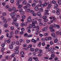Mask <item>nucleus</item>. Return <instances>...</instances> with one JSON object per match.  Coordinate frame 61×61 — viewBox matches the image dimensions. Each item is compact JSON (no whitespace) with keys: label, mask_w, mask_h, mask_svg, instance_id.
<instances>
[{"label":"nucleus","mask_w":61,"mask_h":61,"mask_svg":"<svg viewBox=\"0 0 61 61\" xmlns=\"http://www.w3.org/2000/svg\"><path fill=\"white\" fill-rule=\"evenodd\" d=\"M15 56V53H13L10 56L12 57H14Z\"/></svg>","instance_id":"obj_19"},{"label":"nucleus","mask_w":61,"mask_h":61,"mask_svg":"<svg viewBox=\"0 0 61 61\" xmlns=\"http://www.w3.org/2000/svg\"><path fill=\"white\" fill-rule=\"evenodd\" d=\"M51 57H52L53 58H54L55 56H55V54H53L52 55H51Z\"/></svg>","instance_id":"obj_9"},{"label":"nucleus","mask_w":61,"mask_h":61,"mask_svg":"<svg viewBox=\"0 0 61 61\" xmlns=\"http://www.w3.org/2000/svg\"><path fill=\"white\" fill-rule=\"evenodd\" d=\"M36 13L34 12L33 13V14L32 15L34 16H35L36 15Z\"/></svg>","instance_id":"obj_33"},{"label":"nucleus","mask_w":61,"mask_h":61,"mask_svg":"<svg viewBox=\"0 0 61 61\" xmlns=\"http://www.w3.org/2000/svg\"><path fill=\"white\" fill-rule=\"evenodd\" d=\"M10 42H11V41L10 39H8L7 41V43L8 44H9L10 43Z\"/></svg>","instance_id":"obj_21"},{"label":"nucleus","mask_w":61,"mask_h":61,"mask_svg":"<svg viewBox=\"0 0 61 61\" xmlns=\"http://www.w3.org/2000/svg\"><path fill=\"white\" fill-rule=\"evenodd\" d=\"M41 42H39V43L38 44V46L39 47V46H41Z\"/></svg>","instance_id":"obj_35"},{"label":"nucleus","mask_w":61,"mask_h":61,"mask_svg":"<svg viewBox=\"0 0 61 61\" xmlns=\"http://www.w3.org/2000/svg\"><path fill=\"white\" fill-rule=\"evenodd\" d=\"M30 41H30L29 40H27L26 41V43H29L30 42Z\"/></svg>","instance_id":"obj_62"},{"label":"nucleus","mask_w":61,"mask_h":61,"mask_svg":"<svg viewBox=\"0 0 61 61\" xmlns=\"http://www.w3.org/2000/svg\"><path fill=\"white\" fill-rule=\"evenodd\" d=\"M34 2H35L36 3H38V0H34Z\"/></svg>","instance_id":"obj_50"},{"label":"nucleus","mask_w":61,"mask_h":61,"mask_svg":"<svg viewBox=\"0 0 61 61\" xmlns=\"http://www.w3.org/2000/svg\"><path fill=\"white\" fill-rule=\"evenodd\" d=\"M26 5V6H27L28 7H30V6H31V5L28 3H27Z\"/></svg>","instance_id":"obj_18"},{"label":"nucleus","mask_w":61,"mask_h":61,"mask_svg":"<svg viewBox=\"0 0 61 61\" xmlns=\"http://www.w3.org/2000/svg\"><path fill=\"white\" fill-rule=\"evenodd\" d=\"M27 29L28 30V33H30L31 32V30H30V28L28 27L27 28Z\"/></svg>","instance_id":"obj_3"},{"label":"nucleus","mask_w":61,"mask_h":61,"mask_svg":"<svg viewBox=\"0 0 61 61\" xmlns=\"http://www.w3.org/2000/svg\"><path fill=\"white\" fill-rule=\"evenodd\" d=\"M35 9L36 11H38L39 9H38V7L37 6H36L35 8Z\"/></svg>","instance_id":"obj_7"},{"label":"nucleus","mask_w":61,"mask_h":61,"mask_svg":"<svg viewBox=\"0 0 61 61\" xmlns=\"http://www.w3.org/2000/svg\"><path fill=\"white\" fill-rule=\"evenodd\" d=\"M27 20L28 22H33V21H34V19H31L30 18H28L27 19Z\"/></svg>","instance_id":"obj_1"},{"label":"nucleus","mask_w":61,"mask_h":61,"mask_svg":"<svg viewBox=\"0 0 61 61\" xmlns=\"http://www.w3.org/2000/svg\"><path fill=\"white\" fill-rule=\"evenodd\" d=\"M52 3L54 4H56V1L54 0H53L52 1Z\"/></svg>","instance_id":"obj_31"},{"label":"nucleus","mask_w":61,"mask_h":61,"mask_svg":"<svg viewBox=\"0 0 61 61\" xmlns=\"http://www.w3.org/2000/svg\"><path fill=\"white\" fill-rule=\"evenodd\" d=\"M9 48L10 49H12L13 48V46L12 44H10L9 46Z\"/></svg>","instance_id":"obj_6"},{"label":"nucleus","mask_w":61,"mask_h":61,"mask_svg":"<svg viewBox=\"0 0 61 61\" xmlns=\"http://www.w3.org/2000/svg\"><path fill=\"white\" fill-rule=\"evenodd\" d=\"M23 8H24V9H27V7L26 6H24L23 7Z\"/></svg>","instance_id":"obj_46"},{"label":"nucleus","mask_w":61,"mask_h":61,"mask_svg":"<svg viewBox=\"0 0 61 61\" xmlns=\"http://www.w3.org/2000/svg\"><path fill=\"white\" fill-rule=\"evenodd\" d=\"M50 44L51 45H53V42L52 41H51Z\"/></svg>","instance_id":"obj_54"},{"label":"nucleus","mask_w":61,"mask_h":61,"mask_svg":"<svg viewBox=\"0 0 61 61\" xmlns=\"http://www.w3.org/2000/svg\"><path fill=\"white\" fill-rule=\"evenodd\" d=\"M22 4L23 5L27 4V2L25 0H24L22 2Z\"/></svg>","instance_id":"obj_4"},{"label":"nucleus","mask_w":61,"mask_h":61,"mask_svg":"<svg viewBox=\"0 0 61 61\" xmlns=\"http://www.w3.org/2000/svg\"><path fill=\"white\" fill-rule=\"evenodd\" d=\"M56 15H59L60 14V12L59 11H57L56 12Z\"/></svg>","instance_id":"obj_11"},{"label":"nucleus","mask_w":61,"mask_h":61,"mask_svg":"<svg viewBox=\"0 0 61 61\" xmlns=\"http://www.w3.org/2000/svg\"><path fill=\"white\" fill-rule=\"evenodd\" d=\"M52 39V37H48V40H51Z\"/></svg>","instance_id":"obj_44"},{"label":"nucleus","mask_w":61,"mask_h":61,"mask_svg":"<svg viewBox=\"0 0 61 61\" xmlns=\"http://www.w3.org/2000/svg\"><path fill=\"white\" fill-rule=\"evenodd\" d=\"M45 15H49V13H45Z\"/></svg>","instance_id":"obj_57"},{"label":"nucleus","mask_w":61,"mask_h":61,"mask_svg":"<svg viewBox=\"0 0 61 61\" xmlns=\"http://www.w3.org/2000/svg\"><path fill=\"white\" fill-rule=\"evenodd\" d=\"M4 27H7V24H6L4 25Z\"/></svg>","instance_id":"obj_41"},{"label":"nucleus","mask_w":61,"mask_h":61,"mask_svg":"<svg viewBox=\"0 0 61 61\" xmlns=\"http://www.w3.org/2000/svg\"><path fill=\"white\" fill-rule=\"evenodd\" d=\"M36 14L37 15H38V16H40L41 15V14L40 12H38Z\"/></svg>","instance_id":"obj_10"},{"label":"nucleus","mask_w":61,"mask_h":61,"mask_svg":"<svg viewBox=\"0 0 61 61\" xmlns=\"http://www.w3.org/2000/svg\"><path fill=\"white\" fill-rule=\"evenodd\" d=\"M20 13L21 15H23L24 14L25 12L24 11H22L21 12H20Z\"/></svg>","instance_id":"obj_32"},{"label":"nucleus","mask_w":61,"mask_h":61,"mask_svg":"<svg viewBox=\"0 0 61 61\" xmlns=\"http://www.w3.org/2000/svg\"><path fill=\"white\" fill-rule=\"evenodd\" d=\"M16 9L15 8V7H13L12 9V10H13V11H15Z\"/></svg>","instance_id":"obj_45"},{"label":"nucleus","mask_w":61,"mask_h":61,"mask_svg":"<svg viewBox=\"0 0 61 61\" xmlns=\"http://www.w3.org/2000/svg\"><path fill=\"white\" fill-rule=\"evenodd\" d=\"M30 9H27L26 10V12L27 13L29 12H30Z\"/></svg>","instance_id":"obj_28"},{"label":"nucleus","mask_w":61,"mask_h":61,"mask_svg":"<svg viewBox=\"0 0 61 61\" xmlns=\"http://www.w3.org/2000/svg\"><path fill=\"white\" fill-rule=\"evenodd\" d=\"M19 33V31L18 30H16L15 32V34H18Z\"/></svg>","instance_id":"obj_25"},{"label":"nucleus","mask_w":61,"mask_h":61,"mask_svg":"<svg viewBox=\"0 0 61 61\" xmlns=\"http://www.w3.org/2000/svg\"><path fill=\"white\" fill-rule=\"evenodd\" d=\"M50 32H54L55 31V29H50Z\"/></svg>","instance_id":"obj_23"},{"label":"nucleus","mask_w":61,"mask_h":61,"mask_svg":"<svg viewBox=\"0 0 61 61\" xmlns=\"http://www.w3.org/2000/svg\"><path fill=\"white\" fill-rule=\"evenodd\" d=\"M10 15L11 16L14 17V16H15V13L14 12H12L11 13Z\"/></svg>","instance_id":"obj_5"},{"label":"nucleus","mask_w":61,"mask_h":61,"mask_svg":"<svg viewBox=\"0 0 61 61\" xmlns=\"http://www.w3.org/2000/svg\"><path fill=\"white\" fill-rule=\"evenodd\" d=\"M39 27V26L37 25V26H36L35 25L33 26L32 27H33V28H37Z\"/></svg>","instance_id":"obj_8"},{"label":"nucleus","mask_w":61,"mask_h":61,"mask_svg":"<svg viewBox=\"0 0 61 61\" xmlns=\"http://www.w3.org/2000/svg\"><path fill=\"white\" fill-rule=\"evenodd\" d=\"M36 5V3H33L32 4V6L33 7H34V6Z\"/></svg>","instance_id":"obj_26"},{"label":"nucleus","mask_w":61,"mask_h":61,"mask_svg":"<svg viewBox=\"0 0 61 61\" xmlns=\"http://www.w3.org/2000/svg\"><path fill=\"white\" fill-rule=\"evenodd\" d=\"M19 49V47H16L14 48L15 50H17V49Z\"/></svg>","instance_id":"obj_43"},{"label":"nucleus","mask_w":61,"mask_h":61,"mask_svg":"<svg viewBox=\"0 0 61 61\" xmlns=\"http://www.w3.org/2000/svg\"><path fill=\"white\" fill-rule=\"evenodd\" d=\"M52 36H55V34L54 33H52L51 34Z\"/></svg>","instance_id":"obj_60"},{"label":"nucleus","mask_w":61,"mask_h":61,"mask_svg":"<svg viewBox=\"0 0 61 61\" xmlns=\"http://www.w3.org/2000/svg\"><path fill=\"white\" fill-rule=\"evenodd\" d=\"M53 28V25H51L50 27V29H52Z\"/></svg>","instance_id":"obj_15"},{"label":"nucleus","mask_w":61,"mask_h":61,"mask_svg":"<svg viewBox=\"0 0 61 61\" xmlns=\"http://www.w3.org/2000/svg\"><path fill=\"white\" fill-rule=\"evenodd\" d=\"M29 26L30 27V28H31V27H33V26L31 24H30L29 25Z\"/></svg>","instance_id":"obj_48"},{"label":"nucleus","mask_w":61,"mask_h":61,"mask_svg":"<svg viewBox=\"0 0 61 61\" xmlns=\"http://www.w3.org/2000/svg\"><path fill=\"white\" fill-rule=\"evenodd\" d=\"M25 18V15H23L22 16V19H24Z\"/></svg>","instance_id":"obj_29"},{"label":"nucleus","mask_w":61,"mask_h":61,"mask_svg":"<svg viewBox=\"0 0 61 61\" xmlns=\"http://www.w3.org/2000/svg\"><path fill=\"white\" fill-rule=\"evenodd\" d=\"M43 5L44 6H46V5H47V3L46 2H45L44 3Z\"/></svg>","instance_id":"obj_40"},{"label":"nucleus","mask_w":61,"mask_h":61,"mask_svg":"<svg viewBox=\"0 0 61 61\" xmlns=\"http://www.w3.org/2000/svg\"><path fill=\"white\" fill-rule=\"evenodd\" d=\"M14 52L15 54H18L19 53V51L18 50H15Z\"/></svg>","instance_id":"obj_20"},{"label":"nucleus","mask_w":61,"mask_h":61,"mask_svg":"<svg viewBox=\"0 0 61 61\" xmlns=\"http://www.w3.org/2000/svg\"><path fill=\"white\" fill-rule=\"evenodd\" d=\"M32 58L31 57H30L29 60H28V61H32Z\"/></svg>","instance_id":"obj_27"},{"label":"nucleus","mask_w":61,"mask_h":61,"mask_svg":"<svg viewBox=\"0 0 61 61\" xmlns=\"http://www.w3.org/2000/svg\"><path fill=\"white\" fill-rule=\"evenodd\" d=\"M10 35H13L14 34V32L13 31H11L10 32Z\"/></svg>","instance_id":"obj_24"},{"label":"nucleus","mask_w":61,"mask_h":61,"mask_svg":"<svg viewBox=\"0 0 61 61\" xmlns=\"http://www.w3.org/2000/svg\"><path fill=\"white\" fill-rule=\"evenodd\" d=\"M48 34L47 33H45L44 34V36H48Z\"/></svg>","instance_id":"obj_22"},{"label":"nucleus","mask_w":61,"mask_h":61,"mask_svg":"<svg viewBox=\"0 0 61 61\" xmlns=\"http://www.w3.org/2000/svg\"><path fill=\"white\" fill-rule=\"evenodd\" d=\"M39 36H40V37H42L43 36V34L40 33L39 34Z\"/></svg>","instance_id":"obj_58"},{"label":"nucleus","mask_w":61,"mask_h":61,"mask_svg":"<svg viewBox=\"0 0 61 61\" xmlns=\"http://www.w3.org/2000/svg\"><path fill=\"white\" fill-rule=\"evenodd\" d=\"M40 29H39V28L38 27V28H37V29H36V32H38L39 31V30Z\"/></svg>","instance_id":"obj_39"},{"label":"nucleus","mask_w":61,"mask_h":61,"mask_svg":"<svg viewBox=\"0 0 61 61\" xmlns=\"http://www.w3.org/2000/svg\"><path fill=\"white\" fill-rule=\"evenodd\" d=\"M42 50L40 49L39 51V54H41L42 53Z\"/></svg>","instance_id":"obj_34"},{"label":"nucleus","mask_w":61,"mask_h":61,"mask_svg":"<svg viewBox=\"0 0 61 61\" xmlns=\"http://www.w3.org/2000/svg\"><path fill=\"white\" fill-rule=\"evenodd\" d=\"M47 27H45L43 28L42 30V31L43 32H46L47 31Z\"/></svg>","instance_id":"obj_2"},{"label":"nucleus","mask_w":61,"mask_h":61,"mask_svg":"<svg viewBox=\"0 0 61 61\" xmlns=\"http://www.w3.org/2000/svg\"><path fill=\"white\" fill-rule=\"evenodd\" d=\"M5 32L6 33H8L9 32V30H6L5 31Z\"/></svg>","instance_id":"obj_63"},{"label":"nucleus","mask_w":61,"mask_h":61,"mask_svg":"<svg viewBox=\"0 0 61 61\" xmlns=\"http://www.w3.org/2000/svg\"><path fill=\"white\" fill-rule=\"evenodd\" d=\"M51 50H52V48L51 47L49 48L48 50V51H50V50H51Z\"/></svg>","instance_id":"obj_55"},{"label":"nucleus","mask_w":61,"mask_h":61,"mask_svg":"<svg viewBox=\"0 0 61 61\" xmlns=\"http://www.w3.org/2000/svg\"><path fill=\"white\" fill-rule=\"evenodd\" d=\"M23 11V9L22 8L20 9L19 10V12L20 13L22 12Z\"/></svg>","instance_id":"obj_17"},{"label":"nucleus","mask_w":61,"mask_h":61,"mask_svg":"<svg viewBox=\"0 0 61 61\" xmlns=\"http://www.w3.org/2000/svg\"><path fill=\"white\" fill-rule=\"evenodd\" d=\"M28 36V35L27 33H25V34L24 35V36H25V37H26V36Z\"/></svg>","instance_id":"obj_61"},{"label":"nucleus","mask_w":61,"mask_h":61,"mask_svg":"<svg viewBox=\"0 0 61 61\" xmlns=\"http://www.w3.org/2000/svg\"><path fill=\"white\" fill-rule=\"evenodd\" d=\"M30 51L31 52H33L34 51V49L33 48H31L30 49Z\"/></svg>","instance_id":"obj_30"},{"label":"nucleus","mask_w":61,"mask_h":61,"mask_svg":"<svg viewBox=\"0 0 61 61\" xmlns=\"http://www.w3.org/2000/svg\"><path fill=\"white\" fill-rule=\"evenodd\" d=\"M30 13H31V14H33L34 13H35V11L34 10H31L30 11Z\"/></svg>","instance_id":"obj_14"},{"label":"nucleus","mask_w":61,"mask_h":61,"mask_svg":"<svg viewBox=\"0 0 61 61\" xmlns=\"http://www.w3.org/2000/svg\"><path fill=\"white\" fill-rule=\"evenodd\" d=\"M44 6V5L43 4H41L40 5V6L41 7H43Z\"/></svg>","instance_id":"obj_37"},{"label":"nucleus","mask_w":61,"mask_h":61,"mask_svg":"<svg viewBox=\"0 0 61 61\" xmlns=\"http://www.w3.org/2000/svg\"><path fill=\"white\" fill-rule=\"evenodd\" d=\"M18 25H19V24L18 23H16L15 24V26L16 27H18Z\"/></svg>","instance_id":"obj_49"},{"label":"nucleus","mask_w":61,"mask_h":61,"mask_svg":"<svg viewBox=\"0 0 61 61\" xmlns=\"http://www.w3.org/2000/svg\"><path fill=\"white\" fill-rule=\"evenodd\" d=\"M32 37V35H29L28 36V37Z\"/></svg>","instance_id":"obj_59"},{"label":"nucleus","mask_w":61,"mask_h":61,"mask_svg":"<svg viewBox=\"0 0 61 61\" xmlns=\"http://www.w3.org/2000/svg\"><path fill=\"white\" fill-rule=\"evenodd\" d=\"M32 25L33 26V25H35V22H33V21H32Z\"/></svg>","instance_id":"obj_56"},{"label":"nucleus","mask_w":61,"mask_h":61,"mask_svg":"<svg viewBox=\"0 0 61 61\" xmlns=\"http://www.w3.org/2000/svg\"><path fill=\"white\" fill-rule=\"evenodd\" d=\"M2 15L3 16H5L6 15V13L5 12L4 13L2 14Z\"/></svg>","instance_id":"obj_36"},{"label":"nucleus","mask_w":61,"mask_h":61,"mask_svg":"<svg viewBox=\"0 0 61 61\" xmlns=\"http://www.w3.org/2000/svg\"><path fill=\"white\" fill-rule=\"evenodd\" d=\"M58 3L59 5H61V0H59L58 1Z\"/></svg>","instance_id":"obj_38"},{"label":"nucleus","mask_w":61,"mask_h":61,"mask_svg":"<svg viewBox=\"0 0 61 61\" xmlns=\"http://www.w3.org/2000/svg\"><path fill=\"white\" fill-rule=\"evenodd\" d=\"M58 7V4H56L55 5L54 7L55 8H57Z\"/></svg>","instance_id":"obj_12"},{"label":"nucleus","mask_w":61,"mask_h":61,"mask_svg":"<svg viewBox=\"0 0 61 61\" xmlns=\"http://www.w3.org/2000/svg\"><path fill=\"white\" fill-rule=\"evenodd\" d=\"M23 6V5H20L19 6H18V8L19 9H20V8H21Z\"/></svg>","instance_id":"obj_13"},{"label":"nucleus","mask_w":61,"mask_h":61,"mask_svg":"<svg viewBox=\"0 0 61 61\" xmlns=\"http://www.w3.org/2000/svg\"><path fill=\"white\" fill-rule=\"evenodd\" d=\"M15 42H12L11 43V45H15Z\"/></svg>","instance_id":"obj_53"},{"label":"nucleus","mask_w":61,"mask_h":61,"mask_svg":"<svg viewBox=\"0 0 61 61\" xmlns=\"http://www.w3.org/2000/svg\"><path fill=\"white\" fill-rule=\"evenodd\" d=\"M17 18L14 17L13 19V20L14 21H16L17 20Z\"/></svg>","instance_id":"obj_42"},{"label":"nucleus","mask_w":61,"mask_h":61,"mask_svg":"<svg viewBox=\"0 0 61 61\" xmlns=\"http://www.w3.org/2000/svg\"><path fill=\"white\" fill-rule=\"evenodd\" d=\"M46 17H47V16H44L43 17V19L45 20V19L46 18Z\"/></svg>","instance_id":"obj_52"},{"label":"nucleus","mask_w":61,"mask_h":61,"mask_svg":"<svg viewBox=\"0 0 61 61\" xmlns=\"http://www.w3.org/2000/svg\"><path fill=\"white\" fill-rule=\"evenodd\" d=\"M43 23L42 22H40L39 24V25L40 26H42V25H43Z\"/></svg>","instance_id":"obj_51"},{"label":"nucleus","mask_w":61,"mask_h":61,"mask_svg":"<svg viewBox=\"0 0 61 61\" xmlns=\"http://www.w3.org/2000/svg\"><path fill=\"white\" fill-rule=\"evenodd\" d=\"M21 30L22 32H23V31H25V28H22L21 29Z\"/></svg>","instance_id":"obj_47"},{"label":"nucleus","mask_w":61,"mask_h":61,"mask_svg":"<svg viewBox=\"0 0 61 61\" xmlns=\"http://www.w3.org/2000/svg\"><path fill=\"white\" fill-rule=\"evenodd\" d=\"M23 47H26L27 46V44H25L23 45Z\"/></svg>","instance_id":"obj_64"},{"label":"nucleus","mask_w":61,"mask_h":61,"mask_svg":"<svg viewBox=\"0 0 61 61\" xmlns=\"http://www.w3.org/2000/svg\"><path fill=\"white\" fill-rule=\"evenodd\" d=\"M39 11L41 12H43V9L41 8H40L39 9Z\"/></svg>","instance_id":"obj_16"}]
</instances>
